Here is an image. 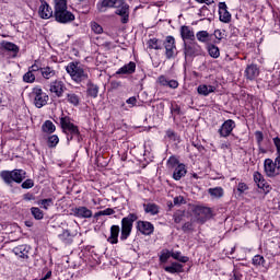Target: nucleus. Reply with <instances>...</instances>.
Instances as JSON below:
<instances>
[{"instance_id":"nucleus-51","label":"nucleus","mask_w":280,"mask_h":280,"mask_svg":"<svg viewBox=\"0 0 280 280\" xmlns=\"http://www.w3.org/2000/svg\"><path fill=\"white\" fill-rule=\"evenodd\" d=\"M167 165H168V167H174L175 165H178V159H176V156L172 155L167 160Z\"/></svg>"},{"instance_id":"nucleus-53","label":"nucleus","mask_w":280,"mask_h":280,"mask_svg":"<svg viewBox=\"0 0 280 280\" xmlns=\"http://www.w3.org/2000/svg\"><path fill=\"white\" fill-rule=\"evenodd\" d=\"M40 66L38 65V61H35L34 65H32L30 68H28V71L33 72V73H36V71H40Z\"/></svg>"},{"instance_id":"nucleus-8","label":"nucleus","mask_w":280,"mask_h":280,"mask_svg":"<svg viewBox=\"0 0 280 280\" xmlns=\"http://www.w3.org/2000/svg\"><path fill=\"white\" fill-rule=\"evenodd\" d=\"M34 105L36 108H43V106H47V102H49V95L43 92V89L35 88L33 90Z\"/></svg>"},{"instance_id":"nucleus-37","label":"nucleus","mask_w":280,"mask_h":280,"mask_svg":"<svg viewBox=\"0 0 280 280\" xmlns=\"http://www.w3.org/2000/svg\"><path fill=\"white\" fill-rule=\"evenodd\" d=\"M31 213L35 220H43V218H45V213L43 212V210L37 207H32Z\"/></svg>"},{"instance_id":"nucleus-15","label":"nucleus","mask_w":280,"mask_h":280,"mask_svg":"<svg viewBox=\"0 0 280 280\" xmlns=\"http://www.w3.org/2000/svg\"><path fill=\"white\" fill-rule=\"evenodd\" d=\"M219 20L221 23H231V13L228 10L226 2L219 3Z\"/></svg>"},{"instance_id":"nucleus-23","label":"nucleus","mask_w":280,"mask_h":280,"mask_svg":"<svg viewBox=\"0 0 280 280\" xmlns=\"http://www.w3.org/2000/svg\"><path fill=\"white\" fill-rule=\"evenodd\" d=\"M13 253L22 259H27L30 257V247L27 245H19L13 248Z\"/></svg>"},{"instance_id":"nucleus-34","label":"nucleus","mask_w":280,"mask_h":280,"mask_svg":"<svg viewBox=\"0 0 280 280\" xmlns=\"http://www.w3.org/2000/svg\"><path fill=\"white\" fill-rule=\"evenodd\" d=\"M144 211H145V213H150L151 215H158L159 206L155 203L144 205Z\"/></svg>"},{"instance_id":"nucleus-7","label":"nucleus","mask_w":280,"mask_h":280,"mask_svg":"<svg viewBox=\"0 0 280 280\" xmlns=\"http://www.w3.org/2000/svg\"><path fill=\"white\" fill-rule=\"evenodd\" d=\"M264 170L268 178H275V176L280 175V165L276 160L272 161V159H266L264 162Z\"/></svg>"},{"instance_id":"nucleus-12","label":"nucleus","mask_w":280,"mask_h":280,"mask_svg":"<svg viewBox=\"0 0 280 280\" xmlns=\"http://www.w3.org/2000/svg\"><path fill=\"white\" fill-rule=\"evenodd\" d=\"M235 128V120L228 119L225 120L219 129L220 137L226 138L230 137Z\"/></svg>"},{"instance_id":"nucleus-13","label":"nucleus","mask_w":280,"mask_h":280,"mask_svg":"<svg viewBox=\"0 0 280 280\" xmlns=\"http://www.w3.org/2000/svg\"><path fill=\"white\" fill-rule=\"evenodd\" d=\"M136 229L142 235H152L154 233V225L148 221H138Z\"/></svg>"},{"instance_id":"nucleus-57","label":"nucleus","mask_w":280,"mask_h":280,"mask_svg":"<svg viewBox=\"0 0 280 280\" xmlns=\"http://www.w3.org/2000/svg\"><path fill=\"white\" fill-rule=\"evenodd\" d=\"M166 86H168V89H178V82L174 79L168 80V83Z\"/></svg>"},{"instance_id":"nucleus-10","label":"nucleus","mask_w":280,"mask_h":280,"mask_svg":"<svg viewBox=\"0 0 280 280\" xmlns=\"http://www.w3.org/2000/svg\"><path fill=\"white\" fill-rule=\"evenodd\" d=\"M163 46L165 48V56L167 60H172V58H174V51H176V39L174 36H166Z\"/></svg>"},{"instance_id":"nucleus-50","label":"nucleus","mask_w":280,"mask_h":280,"mask_svg":"<svg viewBox=\"0 0 280 280\" xmlns=\"http://www.w3.org/2000/svg\"><path fill=\"white\" fill-rule=\"evenodd\" d=\"M158 82L161 86H167L170 80H167V77L162 74L158 78Z\"/></svg>"},{"instance_id":"nucleus-47","label":"nucleus","mask_w":280,"mask_h":280,"mask_svg":"<svg viewBox=\"0 0 280 280\" xmlns=\"http://www.w3.org/2000/svg\"><path fill=\"white\" fill-rule=\"evenodd\" d=\"M264 261H265L264 256H260V255H256L253 258L254 266H264Z\"/></svg>"},{"instance_id":"nucleus-9","label":"nucleus","mask_w":280,"mask_h":280,"mask_svg":"<svg viewBox=\"0 0 280 280\" xmlns=\"http://www.w3.org/2000/svg\"><path fill=\"white\" fill-rule=\"evenodd\" d=\"M184 54L185 58H191L194 56H200L202 54V47L196 43V40L192 42H184Z\"/></svg>"},{"instance_id":"nucleus-17","label":"nucleus","mask_w":280,"mask_h":280,"mask_svg":"<svg viewBox=\"0 0 280 280\" xmlns=\"http://www.w3.org/2000/svg\"><path fill=\"white\" fill-rule=\"evenodd\" d=\"M196 215H199L198 220L206 222L211 218V208L198 206L195 208Z\"/></svg>"},{"instance_id":"nucleus-30","label":"nucleus","mask_w":280,"mask_h":280,"mask_svg":"<svg viewBox=\"0 0 280 280\" xmlns=\"http://www.w3.org/2000/svg\"><path fill=\"white\" fill-rule=\"evenodd\" d=\"M208 194L211 196V198H215L217 200H219V198L224 197V188L223 187L209 188Z\"/></svg>"},{"instance_id":"nucleus-60","label":"nucleus","mask_w":280,"mask_h":280,"mask_svg":"<svg viewBox=\"0 0 280 280\" xmlns=\"http://www.w3.org/2000/svg\"><path fill=\"white\" fill-rule=\"evenodd\" d=\"M183 200H184L183 197H175L174 200H173V202H174V205H182V203H183Z\"/></svg>"},{"instance_id":"nucleus-45","label":"nucleus","mask_w":280,"mask_h":280,"mask_svg":"<svg viewBox=\"0 0 280 280\" xmlns=\"http://www.w3.org/2000/svg\"><path fill=\"white\" fill-rule=\"evenodd\" d=\"M183 218H185V212L180 210L176 211L173 215L175 224H180V222H183Z\"/></svg>"},{"instance_id":"nucleus-40","label":"nucleus","mask_w":280,"mask_h":280,"mask_svg":"<svg viewBox=\"0 0 280 280\" xmlns=\"http://www.w3.org/2000/svg\"><path fill=\"white\" fill-rule=\"evenodd\" d=\"M23 81L26 82L27 84H32L34 82H36V74H34V72L32 71H27L24 75H23Z\"/></svg>"},{"instance_id":"nucleus-27","label":"nucleus","mask_w":280,"mask_h":280,"mask_svg":"<svg viewBox=\"0 0 280 280\" xmlns=\"http://www.w3.org/2000/svg\"><path fill=\"white\" fill-rule=\"evenodd\" d=\"M86 93L90 97H97L98 93H100V86H97L96 84H94L91 80L88 81V90Z\"/></svg>"},{"instance_id":"nucleus-3","label":"nucleus","mask_w":280,"mask_h":280,"mask_svg":"<svg viewBox=\"0 0 280 280\" xmlns=\"http://www.w3.org/2000/svg\"><path fill=\"white\" fill-rule=\"evenodd\" d=\"M55 21L57 23H72V21H75V15L67 10V0H55Z\"/></svg>"},{"instance_id":"nucleus-41","label":"nucleus","mask_w":280,"mask_h":280,"mask_svg":"<svg viewBox=\"0 0 280 280\" xmlns=\"http://www.w3.org/2000/svg\"><path fill=\"white\" fill-rule=\"evenodd\" d=\"M148 45H149V49H155V50L163 49V47L161 46V42L156 38L149 39Z\"/></svg>"},{"instance_id":"nucleus-43","label":"nucleus","mask_w":280,"mask_h":280,"mask_svg":"<svg viewBox=\"0 0 280 280\" xmlns=\"http://www.w3.org/2000/svg\"><path fill=\"white\" fill-rule=\"evenodd\" d=\"M60 139L58 138V136L52 135L50 137H48V148H56V145H58Z\"/></svg>"},{"instance_id":"nucleus-52","label":"nucleus","mask_w":280,"mask_h":280,"mask_svg":"<svg viewBox=\"0 0 280 280\" xmlns=\"http://www.w3.org/2000/svg\"><path fill=\"white\" fill-rule=\"evenodd\" d=\"M255 138H256V141H257L258 145H261V143L264 141V132L256 131L255 132Z\"/></svg>"},{"instance_id":"nucleus-33","label":"nucleus","mask_w":280,"mask_h":280,"mask_svg":"<svg viewBox=\"0 0 280 280\" xmlns=\"http://www.w3.org/2000/svg\"><path fill=\"white\" fill-rule=\"evenodd\" d=\"M1 47L3 49H5L7 51H12L13 54H18L19 52V46H16V44H14L12 42L3 40L1 43Z\"/></svg>"},{"instance_id":"nucleus-4","label":"nucleus","mask_w":280,"mask_h":280,"mask_svg":"<svg viewBox=\"0 0 280 280\" xmlns=\"http://www.w3.org/2000/svg\"><path fill=\"white\" fill-rule=\"evenodd\" d=\"M27 172L19 168L13 171H2L0 173V178L5 185H9L10 187H12V183H18V185H21V183L25 180Z\"/></svg>"},{"instance_id":"nucleus-39","label":"nucleus","mask_w":280,"mask_h":280,"mask_svg":"<svg viewBox=\"0 0 280 280\" xmlns=\"http://www.w3.org/2000/svg\"><path fill=\"white\" fill-rule=\"evenodd\" d=\"M171 257H173V259H176L177 261H180L182 264H187V261H189V257L182 256L180 252H172Z\"/></svg>"},{"instance_id":"nucleus-63","label":"nucleus","mask_w":280,"mask_h":280,"mask_svg":"<svg viewBox=\"0 0 280 280\" xmlns=\"http://www.w3.org/2000/svg\"><path fill=\"white\" fill-rule=\"evenodd\" d=\"M24 200H34V195H31V194L24 195Z\"/></svg>"},{"instance_id":"nucleus-18","label":"nucleus","mask_w":280,"mask_h":280,"mask_svg":"<svg viewBox=\"0 0 280 280\" xmlns=\"http://www.w3.org/2000/svg\"><path fill=\"white\" fill-rule=\"evenodd\" d=\"M72 211L75 218H83V219L93 218V211H91V209L84 206L77 207Z\"/></svg>"},{"instance_id":"nucleus-19","label":"nucleus","mask_w":280,"mask_h":280,"mask_svg":"<svg viewBox=\"0 0 280 280\" xmlns=\"http://www.w3.org/2000/svg\"><path fill=\"white\" fill-rule=\"evenodd\" d=\"M137 71V63L133 61L122 66L118 71L116 72V75H130Z\"/></svg>"},{"instance_id":"nucleus-11","label":"nucleus","mask_w":280,"mask_h":280,"mask_svg":"<svg viewBox=\"0 0 280 280\" xmlns=\"http://www.w3.org/2000/svg\"><path fill=\"white\" fill-rule=\"evenodd\" d=\"M50 93H54L56 97H62L65 95V91H67V85L61 80H55L50 82L49 85Z\"/></svg>"},{"instance_id":"nucleus-55","label":"nucleus","mask_w":280,"mask_h":280,"mask_svg":"<svg viewBox=\"0 0 280 280\" xmlns=\"http://www.w3.org/2000/svg\"><path fill=\"white\" fill-rule=\"evenodd\" d=\"M170 257H172V254H170V253H163V254L160 256V261H162V264H165V262H167V259H170Z\"/></svg>"},{"instance_id":"nucleus-21","label":"nucleus","mask_w":280,"mask_h":280,"mask_svg":"<svg viewBox=\"0 0 280 280\" xmlns=\"http://www.w3.org/2000/svg\"><path fill=\"white\" fill-rule=\"evenodd\" d=\"M180 36L184 43H187V40H190V43L196 40V35L194 34L191 28H189V26L184 25L180 27Z\"/></svg>"},{"instance_id":"nucleus-44","label":"nucleus","mask_w":280,"mask_h":280,"mask_svg":"<svg viewBox=\"0 0 280 280\" xmlns=\"http://www.w3.org/2000/svg\"><path fill=\"white\" fill-rule=\"evenodd\" d=\"M115 210L113 208H106L105 210L98 211L94 214V218H100L101 215H113Z\"/></svg>"},{"instance_id":"nucleus-29","label":"nucleus","mask_w":280,"mask_h":280,"mask_svg":"<svg viewBox=\"0 0 280 280\" xmlns=\"http://www.w3.org/2000/svg\"><path fill=\"white\" fill-rule=\"evenodd\" d=\"M164 270L171 275H176L178 272H183V265L178 262H172L171 266L164 267Z\"/></svg>"},{"instance_id":"nucleus-14","label":"nucleus","mask_w":280,"mask_h":280,"mask_svg":"<svg viewBox=\"0 0 280 280\" xmlns=\"http://www.w3.org/2000/svg\"><path fill=\"white\" fill-rule=\"evenodd\" d=\"M40 3L38 11L40 19H51V16H54V10L49 7V3L45 0H40Z\"/></svg>"},{"instance_id":"nucleus-54","label":"nucleus","mask_w":280,"mask_h":280,"mask_svg":"<svg viewBox=\"0 0 280 280\" xmlns=\"http://www.w3.org/2000/svg\"><path fill=\"white\" fill-rule=\"evenodd\" d=\"M192 229H194V224H191V222H186L182 226V231H184V233H187V231H192Z\"/></svg>"},{"instance_id":"nucleus-25","label":"nucleus","mask_w":280,"mask_h":280,"mask_svg":"<svg viewBox=\"0 0 280 280\" xmlns=\"http://www.w3.org/2000/svg\"><path fill=\"white\" fill-rule=\"evenodd\" d=\"M197 93L199 95H203V97H207L208 95H211V93H215V86L207 85V84H200L197 88Z\"/></svg>"},{"instance_id":"nucleus-48","label":"nucleus","mask_w":280,"mask_h":280,"mask_svg":"<svg viewBox=\"0 0 280 280\" xmlns=\"http://www.w3.org/2000/svg\"><path fill=\"white\" fill-rule=\"evenodd\" d=\"M22 189H32L34 187V179H26L21 185Z\"/></svg>"},{"instance_id":"nucleus-22","label":"nucleus","mask_w":280,"mask_h":280,"mask_svg":"<svg viewBox=\"0 0 280 280\" xmlns=\"http://www.w3.org/2000/svg\"><path fill=\"white\" fill-rule=\"evenodd\" d=\"M120 231H121V229L119 228V225H112L110 226V235L107 238V242H109V244H118Z\"/></svg>"},{"instance_id":"nucleus-56","label":"nucleus","mask_w":280,"mask_h":280,"mask_svg":"<svg viewBox=\"0 0 280 280\" xmlns=\"http://www.w3.org/2000/svg\"><path fill=\"white\" fill-rule=\"evenodd\" d=\"M213 36L217 38V40H222V38H224V33H222V31H220V30H215L212 37Z\"/></svg>"},{"instance_id":"nucleus-26","label":"nucleus","mask_w":280,"mask_h":280,"mask_svg":"<svg viewBox=\"0 0 280 280\" xmlns=\"http://www.w3.org/2000/svg\"><path fill=\"white\" fill-rule=\"evenodd\" d=\"M40 74L44 80H51V78H56V71L49 66L42 68Z\"/></svg>"},{"instance_id":"nucleus-64","label":"nucleus","mask_w":280,"mask_h":280,"mask_svg":"<svg viewBox=\"0 0 280 280\" xmlns=\"http://www.w3.org/2000/svg\"><path fill=\"white\" fill-rule=\"evenodd\" d=\"M234 280H242V275L235 272L234 273Z\"/></svg>"},{"instance_id":"nucleus-2","label":"nucleus","mask_w":280,"mask_h":280,"mask_svg":"<svg viewBox=\"0 0 280 280\" xmlns=\"http://www.w3.org/2000/svg\"><path fill=\"white\" fill-rule=\"evenodd\" d=\"M66 71L75 84H82L89 80V70L78 61L68 63Z\"/></svg>"},{"instance_id":"nucleus-58","label":"nucleus","mask_w":280,"mask_h":280,"mask_svg":"<svg viewBox=\"0 0 280 280\" xmlns=\"http://www.w3.org/2000/svg\"><path fill=\"white\" fill-rule=\"evenodd\" d=\"M59 237L61 240H69V237H71V232H69V230H65Z\"/></svg>"},{"instance_id":"nucleus-46","label":"nucleus","mask_w":280,"mask_h":280,"mask_svg":"<svg viewBox=\"0 0 280 280\" xmlns=\"http://www.w3.org/2000/svg\"><path fill=\"white\" fill-rule=\"evenodd\" d=\"M91 27L94 34H102L104 32V28L97 22H92Z\"/></svg>"},{"instance_id":"nucleus-35","label":"nucleus","mask_w":280,"mask_h":280,"mask_svg":"<svg viewBox=\"0 0 280 280\" xmlns=\"http://www.w3.org/2000/svg\"><path fill=\"white\" fill-rule=\"evenodd\" d=\"M208 54L211 56V58H220V48L213 44H209Z\"/></svg>"},{"instance_id":"nucleus-24","label":"nucleus","mask_w":280,"mask_h":280,"mask_svg":"<svg viewBox=\"0 0 280 280\" xmlns=\"http://www.w3.org/2000/svg\"><path fill=\"white\" fill-rule=\"evenodd\" d=\"M186 175H187V167L185 166V164H178L173 172L174 180H180V178H184V176Z\"/></svg>"},{"instance_id":"nucleus-28","label":"nucleus","mask_w":280,"mask_h":280,"mask_svg":"<svg viewBox=\"0 0 280 280\" xmlns=\"http://www.w3.org/2000/svg\"><path fill=\"white\" fill-rule=\"evenodd\" d=\"M196 37L199 43H209V40H213V34H209L207 31H199L196 34Z\"/></svg>"},{"instance_id":"nucleus-49","label":"nucleus","mask_w":280,"mask_h":280,"mask_svg":"<svg viewBox=\"0 0 280 280\" xmlns=\"http://www.w3.org/2000/svg\"><path fill=\"white\" fill-rule=\"evenodd\" d=\"M236 190L238 191L240 196H242L244 191H248V185H246V183H238Z\"/></svg>"},{"instance_id":"nucleus-59","label":"nucleus","mask_w":280,"mask_h":280,"mask_svg":"<svg viewBox=\"0 0 280 280\" xmlns=\"http://www.w3.org/2000/svg\"><path fill=\"white\" fill-rule=\"evenodd\" d=\"M127 104H131V106H137V97L131 96L126 101Z\"/></svg>"},{"instance_id":"nucleus-61","label":"nucleus","mask_w":280,"mask_h":280,"mask_svg":"<svg viewBox=\"0 0 280 280\" xmlns=\"http://www.w3.org/2000/svg\"><path fill=\"white\" fill-rule=\"evenodd\" d=\"M197 3H206V5H211L213 3V0H196Z\"/></svg>"},{"instance_id":"nucleus-5","label":"nucleus","mask_w":280,"mask_h":280,"mask_svg":"<svg viewBox=\"0 0 280 280\" xmlns=\"http://www.w3.org/2000/svg\"><path fill=\"white\" fill-rule=\"evenodd\" d=\"M139 220V217L135 213H129L127 217L121 219L120 241L126 242L132 233V226L135 222Z\"/></svg>"},{"instance_id":"nucleus-32","label":"nucleus","mask_w":280,"mask_h":280,"mask_svg":"<svg viewBox=\"0 0 280 280\" xmlns=\"http://www.w3.org/2000/svg\"><path fill=\"white\" fill-rule=\"evenodd\" d=\"M66 100L68 104H71L72 106H80V96L73 92L68 93Z\"/></svg>"},{"instance_id":"nucleus-31","label":"nucleus","mask_w":280,"mask_h":280,"mask_svg":"<svg viewBox=\"0 0 280 280\" xmlns=\"http://www.w3.org/2000/svg\"><path fill=\"white\" fill-rule=\"evenodd\" d=\"M43 132H46V135H54L56 132V125L51 120H46L42 125Z\"/></svg>"},{"instance_id":"nucleus-62","label":"nucleus","mask_w":280,"mask_h":280,"mask_svg":"<svg viewBox=\"0 0 280 280\" xmlns=\"http://www.w3.org/2000/svg\"><path fill=\"white\" fill-rule=\"evenodd\" d=\"M66 135H67V141H68V143H69L70 141H73V139H78L77 136H73V135H71V133H66Z\"/></svg>"},{"instance_id":"nucleus-20","label":"nucleus","mask_w":280,"mask_h":280,"mask_svg":"<svg viewBox=\"0 0 280 280\" xmlns=\"http://www.w3.org/2000/svg\"><path fill=\"white\" fill-rule=\"evenodd\" d=\"M245 78L250 81L255 80L256 78H259V68L257 67V65L252 63L246 67Z\"/></svg>"},{"instance_id":"nucleus-38","label":"nucleus","mask_w":280,"mask_h":280,"mask_svg":"<svg viewBox=\"0 0 280 280\" xmlns=\"http://www.w3.org/2000/svg\"><path fill=\"white\" fill-rule=\"evenodd\" d=\"M273 144L276 147V163L280 166V138L276 137L273 138Z\"/></svg>"},{"instance_id":"nucleus-6","label":"nucleus","mask_w":280,"mask_h":280,"mask_svg":"<svg viewBox=\"0 0 280 280\" xmlns=\"http://www.w3.org/2000/svg\"><path fill=\"white\" fill-rule=\"evenodd\" d=\"M60 126L62 128V131L65 135H72L77 137L78 141H80V129H78V126L73 125L71 122V118L65 116L60 118Z\"/></svg>"},{"instance_id":"nucleus-36","label":"nucleus","mask_w":280,"mask_h":280,"mask_svg":"<svg viewBox=\"0 0 280 280\" xmlns=\"http://www.w3.org/2000/svg\"><path fill=\"white\" fill-rule=\"evenodd\" d=\"M38 207H40V209H45V211H47V209H49V207H54V199L48 198V199H42L39 201H37Z\"/></svg>"},{"instance_id":"nucleus-42","label":"nucleus","mask_w":280,"mask_h":280,"mask_svg":"<svg viewBox=\"0 0 280 280\" xmlns=\"http://www.w3.org/2000/svg\"><path fill=\"white\" fill-rule=\"evenodd\" d=\"M166 138L170 139V141H177V143H180V137H178V133L172 129L166 131Z\"/></svg>"},{"instance_id":"nucleus-1","label":"nucleus","mask_w":280,"mask_h":280,"mask_svg":"<svg viewBox=\"0 0 280 280\" xmlns=\"http://www.w3.org/2000/svg\"><path fill=\"white\" fill-rule=\"evenodd\" d=\"M106 8H115V14L121 16V23H128L130 19V5L126 3V0H102L98 3L100 12H106Z\"/></svg>"},{"instance_id":"nucleus-16","label":"nucleus","mask_w":280,"mask_h":280,"mask_svg":"<svg viewBox=\"0 0 280 280\" xmlns=\"http://www.w3.org/2000/svg\"><path fill=\"white\" fill-rule=\"evenodd\" d=\"M254 183H256L257 187L259 189H262V191H270V186L268 185V182H266L261 173L254 172Z\"/></svg>"}]
</instances>
